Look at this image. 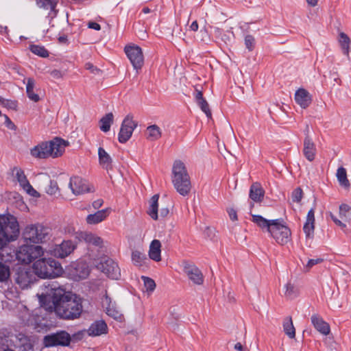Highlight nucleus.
Segmentation results:
<instances>
[{
	"label": "nucleus",
	"instance_id": "nucleus-1",
	"mask_svg": "<svg viewBox=\"0 0 351 351\" xmlns=\"http://www.w3.org/2000/svg\"><path fill=\"white\" fill-rule=\"evenodd\" d=\"M42 307L54 311L56 315L64 319L78 318L82 312L81 299L75 294L66 293L56 283L49 284L46 291L38 295Z\"/></svg>",
	"mask_w": 351,
	"mask_h": 351
},
{
	"label": "nucleus",
	"instance_id": "nucleus-2",
	"mask_svg": "<svg viewBox=\"0 0 351 351\" xmlns=\"http://www.w3.org/2000/svg\"><path fill=\"white\" fill-rule=\"evenodd\" d=\"M69 145L68 141L56 137L51 141L41 142L32 147L30 149V154L38 159L56 158L64 154L65 148Z\"/></svg>",
	"mask_w": 351,
	"mask_h": 351
},
{
	"label": "nucleus",
	"instance_id": "nucleus-3",
	"mask_svg": "<svg viewBox=\"0 0 351 351\" xmlns=\"http://www.w3.org/2000/svg\"><path fill=\"white\" fill-rule=\"evenodd\" d=\"M34 274L43 279L55 278L63 273L61 264L52 258H38L32 265Z\"/></svg>",
	"mask_w": 351,
	"mask_h": 351
},
{
	"label": "nucleus",
	"instance_id": "nucleus-4",
	"mask_svg": "<svg viewBox=\"0 0 351 351\" xmlns=\"http://www.w3.org/2000/svg\"><path fill=\"white\" fill-rule=\"evenodd\" d=\"M171 181L180 195L186 196L189 194L191 182L186 166L181 160H178L173 162Z\"/></svg>",
	"mask_w": 351,
	"mask_h": 351
},
{
	"label": "nucleus",
	"instance_id": "nucleus-5",
	"mask_svg": "<svg viewBox=\"0 0 351 351\" xmlns=\"http://www.w3.org/2000/svg\"><path fill=\"white\" fill-rule=\"evenodd\" d=\"M19 234L16 219L12 215H0V250L9 242L15 240Z\"/></svg>",
	"mask_w": 351,
	"mask_h": 351
},
{
	"label": "nucleus",
	"instance_id": "nucleus-6",
	"mask_svg": "<svg viewBox=\"0 0 351 351\" xmlns=\"http://www.w3.org/2000/svg\"><path fill=\"white\" fill-rule=\"evenodd\" d=\"M24 237L34 243H43L49 239L50 229L42 224H32L26 227Z\"/></svg>",
	"mask_w": 351,
	"mask_h": 351
},
{
	"label": "nucleus",
	"instance_id": "nucleus-7",
	"mask_svg": "<svg viewBox=\"0 0 351 351\" xmlns=\"http://www.w3.org/2000/svg\"><path fill=\"white\" fill-rule=\"evenodd\" d=\"M43 254V248L40 245H23L19 247L16 252V258L21 263L29 264L42 257Z\"/></svg>",
	"mask_w": 351,
	"mask_h": 351
},
{
	"label": "nucleus",
	"instance_id": "nucleus-8",
	"mask_svg": "<svg viewBox=\"0 0 351 351\" xmlns=\"http://www.w3.org/2000/svg\"><path fill=\"white\" fill-rule=\"evenodd\" d=\"M269 233L280 245H285L290 241L291 232L285 223L280 219H274Z\"/></svg>",
	"mask_w": 351,
	"mask_h": 351
},
{
	"label": "nucleus",
	"instance_id": "nucleus-9",
	"mask_svg": "<svg viewBox=\"0 0 351 351\" xmlns=\"http://www.w3.org/2000/svg\"><path fill=\"white\" fill-rule=\"evenodd\" d=\"M71 339V336L67 332L60 330L45 336L43 343L46 347L67 346L69 345Z\"/></svg>",
	"mask_w": 351,
	"mask_h": 351
},
{
	"label": "nucleus",
	"instance_id": "nucleus-10",
	"mask_svg": "<svg viewBox=\"0 0 351 351\" xmlns=\"http://www.w3.org/2000/svg\"><path fill=\"white\" fill-rule=\"evenodd\" d=\"M137 122L133 120V116L128 114L123 119L118 135V140L121 143H126L132 136Z\"/></svg>",
	"mask_w": 351,
	"mask_h": 351
},
{
	"label": "nucleus",
	"instance_id": "nucleus-11",
	"mask_svg": "<svg viewBox=\"0 0 351 351\" xmlns=\"http://www.w3.org/2000/svg\"><path fill=\"white\" fill-rule=\"evenodd\" d=\"M125 53L136 71L141 69L144 63V57L141 48L137 45H128L125 47Z\"/></svg>",
	"mask_w": 351,
	"mask_h": 351
},
{
	"label": "nucleus",
	"instance_id": "nucleus-12",
	"mask_svg": "<svg viewBox=\"0 0 351 351\" xmlns=\"http://www.w3.org/2000/svg\"><path fill=\"white\" fill-rule=\"evenodd\" d=\"M69 186L73 193L76 195L95 191V188L93 185L88 184L86 180L79 176L71 178Z\"/></svg>",
	"mask_w": 351,
	"mask_h": 351
},
{
	"label": "nucleus",
	"instance_id": "nucleus-13",
	"mask_svg": "<svg viewBox=\"0 0 351 351\" xmlns=\"http://www.w3.org/2000/svg\"><path fill=\"white\" fill-rule=\"evenodd\" d=\"M75 248L71 241H63L62 243L56 245L50 250V254L55 257L63 258L69 256Z\"/></svg>",
	"mask_w": 351,
	"mask_h": 351
},
{
	"label": "nucleus",
	"instance_id": "nucleus-14",
	"mask_svg": "<svg viewBox=\"0 0 351 351\" xmlns=\"http://www.w3.org/2000/svg\"><path fill=\"white\" fill-rule=\"evenodd\" d=\"M75 237L79 241H84L88 245H92L96 247H101L103 246V239L95 234L87 231H79L75 234Z\"/></svg>",
	"mask_w": 351,
	"mask_h": 351
},
{
	"label": "nucleus",
	"instance_id": "nucleus-15",
	"mask_svg": "<svg viewBox=\"0 0 351 351\" xmlns=\"http://www.w3.org/2000/svg\"><path fill=\"white\" fill-rule=\"evenodd\" d=\"M102 271L109 278L117 280L121 276V271L117 263L108 259L100 264Z\"/></svg>",
	"mask_w": 351,
	"mask_h": 351
},
{
	"label": "nucleus",
	"instance_id": "nucleus-16",
	"mask_svg": "<svg viewBox=\"0 0 351 351\" xmlns=\"http://www.w3.org/2000/svg\"><path fill=\"white\" fill-rule=\"evenodd\" d=\"M184 272L194 284L200 285L204 282V276L202 271L193 264L185 263Z\"/></svg>",
	"mask_w": 351,
	"mask_h": 351
},
{
	"label": "nucleus",
	"instance_id": "nucleus-17",
	"mask_svg": "<svg viewBox=\"0 0 351 351\" xmlns=\"http://www.w3.org/2000/svg\"><path fill=\"white\" fill-rule=\"evenodd\" d=\"M12 171L14 173H15L16 178L20 185L28 194L34 197H37L38 195V192L29 184L26 178V176L24 173V171L21 169L14 167Z\"/></svg>",
	"mask_w": 351,
	"mask_h": 351
},
{
	"label": "nucleus",
	"instance_id": "nucleus-18",
	"mask_svg": "<svg viewBox=\"0 0 351 351\" xmlns=\"http://www.w3.org/2000/svg\"><path fill=\"white\" fill-rule=\"evenodd\" d=\"M158 195H154L152 197L149 201V207L147 210L148 215L152 219L154 220L158 219L159 216L162 218L165 217L169 214V210L167 208H161L160 210V215L158 214Z\"/></svg>",
	"mask_w": 351,
	"mask_h": 351
},
{
	"label": "nucleus",
	"instance_id": "nucleus-19",
	"mask_svg": "<svg viewBox=\"0 0 351 351\" xmlns=\"http://www.w3.org/2000/svg\"><path fill=\"white\" fill-rule=\"evenodd\" d=\"M89 273L88 266L84 261H78L75 263L71 271V275L75 280H80L87 278Z\"/></svg>",
	"mask_w": 351,
	"mask_h": 351
},
{
	"label": "nucleus",
	"instance_id": "nucleus-20",
	"mask_svg": "<svg viewBox=\"0 0 351 351\" xmlns=\"http://www.w3.org/2000/svg\"><path fill=\"white\" fill-rule=\"evenodd\" d=\"M111 208H106L89 214L86 217V222L88 225H96L104 221L110 214Z\"/></svg>",
	"mask_w": 351,
	"mask_h": 351
},
{
	"label": "nucleus",
	"instance_id": "nucleus-21",
	"mask_svg": "<svg viewBox=\"0 0 351 351\" xmlns=\"http://www.w3.org/2000/svg\"><path fill=\"white\" fill-rule=\"evenodd\" d=\"M102 306L106 309V312L109 316L114 319H121V313L117 308L115 304L112 302L111 298L108 295H105L103 298Z\"/></svg>",
	"mask_w": 351,
	"mask_h": 351
},
{
	"label": "nucleus",
	"instance_id": "nucleus-22",
	"mask_svg": "<svg viewBox=\"0 0 351 351\" xmlns=\"http://www.w3.org/2000/svg\"><path fill=\"white\" fill-rule=\"evenodd\" d=\"M311 321L315 328L321 334L327 335L330 332L329 324L326 322L318 314H314L311 317Z\"/></svg>",
	"mask_w": 351,
	"mask_h": 351
},
{
	"label": "nucleus",
	"instance_id": "nucleus-23",
	"mask_svg": "<svg viewBox=\"0 0 351 351\" xmlns=\"http://www.w3.org/2000/svg\"><path fill=\"white\" fill-rule=\"evenodd\" d=\"M295 102L302 108H306L311 103L310 93L304 88H299L295 93Z\"/></svg>",
	"mask_w": 351,
	"mask_h": 351
},
{
	"label": "nucleus",
	"instance_id": "nucleus-24",
	"mask_svg": "<svg viewBox=\"0 0 351 351\" xmlns=\"http://www.w3.org/2000/svg\"><path fill=\"white\" fill-rule=\"evenodd\" d=\"M15 280L22 289H25L33 282V276L31 271L21 269L16 273Z\"/></svg>",
	"mask_w": 351,
	"mask_h": 351
},
{
	"label": "nucleus",
	"instance_id": "nucleus-25",
	"mask_svg": "<svg viewBox=\"0 0 351 351\" xmlns=\"http://www.w3.org/2000/svg\"><path fill=\"white\" fill-rule=\"evenodd\" d=\"M108 332V326L104 320H97L94 322L87 330L89 336L96 337Z\"/></svg>",
	"mask_w": 351,
	"mask_h": 351
},
{
	"label": "nucleus",
	"instance_id": "nucleus-26",
	"mask_svg": "<svg viewBox=\"0 0 351 351\" xmlns=\"http://www.w3.org/2000/svg\"><path fill=\"white\" fill-rule=\"evenodd\" d=\"M315 145L310 137L306 135L304 140L303 154L308 161L311 162L315 159Z\"/></svg>",
	"mask_w": 351,
	"mask_h": 351
},
{
	"label": "nucleus",
	"instance_id": "nucleus-27",
	"mask_svg": "<svg viewBox=\"0 0 351 351\" xmlns=\"http://www.w3.org/2000/svg\"><path fill=\"white\" fill-rule=\"evenodd\" d=\"M314 222H315V210L311 208L308 212L306 216V221L304 225L303 230L306 234V237L308 239H311L314 233Z\"/></svg>",
	"mask_w": 351,
	"mask_h": 351
},
{
	"label": "nucleus",
	"instance_id": "nucleus-28",
	"mask_svg": "<svg viewBox=\"0 0 351 351\" xmlns=\"http://www.w3.org/2000/svg\"><path fill=\"white\" fill-rule=\"evenodd\" d=\"M265 191L259 183L255 182L251 185L249 197L252 201L261 202L263 199Z\"/></svg>",
	"mask_w": 351,
	"mask_h": 351
},
{
	"label": "nucleus",
	"instance_id": "nucleus-29",
	"mask_svg": "<svg viewBox=\"0 0 351 351\" xmlns=\"http://www.w3.org/2000/svg\"><path fill=\"white\" fill-rule=\"evenodd\" d=\"M161 243L159 240H153L149 245V258L156 262L161 260Z\"/></svg>",
	"mask_w": 351,
	"mask_h": 351
},
{
	"label": "nucleus",
	"instance_id": "nucleus-30",
	"mask_svg": "<svg viewBox=\"0 0 351 351\" xmlns=\"http://www.w3.org/2000/svg\"><path fill=\"white\" fill-rule=\"evenodd\" d=\"M23 83L26 84V93L28 98L34 102H38L40 100V97L34 91L35 80L32 77H28L23 80Z\"/></svg>",
	"mask_w": 351,
	"mask_h": 351
},
{
	"label": "nucleus",
	"instance_id": "nucleus-31",
	"mask_svg": "<svg viewBox=\"0 0 351 351\" xmlns=\"http://www.w3.org/2000/svg\"><path fill=\"white\" fill-rule=\"evenodd\" d=\"M274 220H267L258 215H252V221L256 223L258 227L263 230H266L268 232L271 227V223L274 222Z\"/></svg>",
	"mask_w": 351,
	"mask_h": 351
},
{
	"label": "nucleus",
	"instance_id": "nucleus-32",
	"mask_svg": "<svg viewBox=\"0 0 351 351\" xmlns=\"http://www.w3.org/2000/svg\"><path fill=\"white\" fill-rule=\"evenodd\" d=\"M146 138L151 141H157L161 137L162 132L157 125H152L146 129Z\"/></svg>",
	"mask_w": 351,
	"mask_h": 351
},
{
	"label": "nucleus",
	"instance_id": "nucleus-33",
	"mask_svg": "<svg viewBox=\"0 0 351 351\" xmlns=\"http://www.w3.org/2000/svg\"><path fill=\"white\" fill-rule=\"evenodd\" d=\"M98 156L99 164L103 168L108 169L111 167L112 158L103 147H99Z\"/></svg>",
	"mask_w": 351,
	"mask_h": 351
},
{
	"label": "nucleus",
	"instance_id": "nucleus-34",
	"mask_svg": "<svg viewBox=\"0 0 351 351\" xmlns=\"http://www.w3.org/2000/svg\"><path fill=\"white\" fill-rule=\"evenodd\" d=\"M283 330L285 333L290 338L293 339L295 337V329L293 326V321L291 317H287L283 321Z\"/></svg>",
	"mask_w": 351,
	"mask_h": 351
},
{
	"label": "nucleus",
	"instance_id": "nucleus-35",
	"mask_svg": "<svg viewBox=\"0 0 351 351\" xmlns=\"http://www.w3.org/2000/svg\"><path fill=\"white\" fill-rule=\"evenodd\" d=\"M113 119L114 116L112 112H109L103 117L99 121L100 130L104 132H108L110 129L111 124L113 123Z\"/></svg>",
	"mask_w": 351,
	"mask_h": 351
},
{
	"label": "nucleus",
	"instance_id": "nucleus-36",
	"mask_svg": "<svg viewBox=\"0 0 351 351\" xmlns=\"http://www.w3.org/2000/svg\"><path fill=\"white\" fill-rule=\"evenodd\" d=\"M337 178L339 184L344 188H348L350 186V182L347 178L346 169L343 167H339L337 171Z\"/></svg>",
	"mask_w": 351,
	"mask_h": 351
},
{
	"label": "nucleus",
	"instance_id": "nucleus-37",
	"mask_svg": "<svg viewBox=\"0 0 351 351\" xmlns=\"http://www.w3.org/2000/svg\"><path fill=\"white\" fill-rule=\"evenodd\" d=\"M339 42L340 43L343 53L346 55H348L349 53L350 45V38L345 33L341 32L339 34Z\"/></svg>",
	"mask_w": 351,
	"mask_h": 351
},
{
	"label": "nucleus",
	"instance_id": "nucleus-38",
	"mask_svg": "<svg viewBox=\"0 0 351 351\" xmlns=\"http://www.w3.org/2000/svg\"><path fill=\"white\" fill-rule=\"evenodd\" d=\"M147 260L145 255L140 251L135 250L132 253V261L137 267H141Z\"/></svg>",
	"mask_w": 351,
	"mask_h": 351
},
{
	"label": "nucleus",
	"instance_id": "nucleus-39",
	"mask_svg": "<svg viewBox=\"0 0 351 351\" xmlns=\"http://www.w3.org/2000/svg\"><path fill=\"white\" fill-rule=\"evenodd\" d=\"M299 294L298 289L293 284L289 282L285 285V295L289 299L296 298Z\"/></svg>",
	"mask_w": 351,
	"mask_h": 351
},
{
	"label": "nucleus",
	"instance_id": "nucleus-40",
	"mask_svg": "<svg viewBox=\"0 0 351 351\" xmlns=\"http://www.w3.org/2000/svg\"><path fill=\"white\" fill-rule=\"evenodd\" d=\"M30 51L40 57L46 58L49 56V52L47 50L43 47L37 45H30Z\"/></svg>",
	"mask_w": 351,
	"mask_h": 351
},
{
	"label": "nucleus",
	"instance_id": "nucleus-41",
	"mask_svg": "<svg viewBox=\"0 0 351 351\" xmlns=\"http://www.w3.org/2000/svg\"><path fill=\"white\" fill-rule=\"evenodd\" d=\"M339 215L340 217L345 220L351 219V207L347 204H342L339 207Z\"/></svg>",
	"mask_w": 351,
	"mask_h": 351
},
{
	"label": "nucleus",
	"instance_id": "nucleus-42",
	"mask_svg": "<svg viewBox=\"0 0 351 351\" xmlns=\"http://www.w3.org/2000/svg\"><path fill=\"white\" fill-rule=\"evenodd\" d=\"M141 278L143 281L144 288L145 291L148 293L153 292L156 288V283L154 280L146 276H142Z\"/></svg>",
	"mask_w": 351,
	"mask_h": 351
},
{
	"label": "nucleus",
	"instance_id": "nucleus-43",
	"mask_svg": "<svg viewBox=\"0 0 351 351\" xmlns=\"http://www.w3.org/2000/svg\"><path fill=\"white\" fill-rule=\"evenodd\" d=\"M10 277V268L0 262V282L6 281Z\"/></svg>",
	"mask_w": 351,
	"mask_h": 351
},
{
	"label": "nucleus",
	"instance_id": "nucleus-44",
	"mask_svg": "<svg viewBox=\"0 0 351 351\" xmlns=\"http://www.w3.org/2000/svg\"><path fill=\"white\" fill-rule=\"evenodd\" d=\"M58 186L56 181L50 180L49 184L46 189V192L47 194L51 195H55L58 193Z\"/></svg>",
	"mask_w": 351,
	"mask_h": 351
},
{
	"label": "nucleus",
	"instance_id": "nucleus-45",
	"mask_svg": "<svg viewBox=\"0 0 351 351\" xmlns=\"http://www.w3.org/2000/svg\"><path fill=\"white\" fill-rule=\"evenodd\" d=\"M201 110L206 114L207 117H211V111L209 108V105L208 102L205 99H202L201 101L197 102Z\"/></svg>",
	"mask_w": 351,
	"mask_h": 351
},
{
	"label": "nucleus",
	"instance_id": "nucleus-46",
	"mask_svg": "<svg viewBox=\"0 0 351 351\" xmlns=\"http://www.w3.org/2000/svg\"><path fill=\"white\" fill-rule=\"evenodd\" d=\"M1 104L8 109L16 110L17 108V102L13 100L2 99Z\"/></svg>",
	"mask_w": 351,
	"mask_h": 351
},
{
	"label": "nucleus",
	"instance_id": "nucleus-47",
	"mask_svg": "<svg viewBox=\"0 0 351 351\" xmlns=\"http://www.w3.org/2000/svg\"><path fill=\"white\" fill-rule=\"evenodd\" d=\"M302 190L300 188L295 189L291 194V199L294 202H300L302 198Z\"/></svg>",
	"mask_w": 351,
	"mask_h": 351
},
{
	"label": "nucleus",
	"instance_id": "nucleus-48",
	"mask_svg": "<svg viewBox=\"0 0 351 351\" xmlns=\"http://www.w3.org/2000/svg\"><path fill=\"white\" fill-rule=\"evenodd\" d=\"M37 5L45 10L52 9L53 5L50 0H36Z\"/></svg>",
	"mask_w": 351,
	"mask_h": 351
},
{
	"label": "nucleus",
	"instance_id": "nucleus-49",
	"mask_svg": "<svg viewBox=\"0 0 351 351\" xmlns=\"http://www.w3.org/2000/svg\"><path fill=\"white\" fill-rule=\"evenodd\" d=\"M245 45L250 50H252L254 46V38L251 35H247L245 37Z\"/></svg>",
	"mask_w": 351,
	"mask_h": 351
},
{
	"label": "nucleus",
	"instance_id": "nucleus-50",
	"mask_svg": "<svg viewBox=\"0 0 351 351\" xmlns=\"http://www.w3.org/2000/svg\"><path fill=\"white\" fill-rule=\"evenodd\" d=\"M7 339L5 338L0 337V351H10L11 349L8 348L7 345Z\"/></svg>",
	"mask_w": 351,
	"mask_h": 351
},
{
	"label": "nucleus",
	"instance_id": "nucleus-51",
	"mask_svg": "<svg viewBox=\"0 0 351 351\" xmlns=\"http://www.w3.org/2000/svg\"><path fill=\"white\" fill-rule=\"evenodd\" d=\"M85 68L87 70H89L91 73L97 74L100 72V70L95 67L93 64L88 62L85 64Z\"/></svg>",
	"mask_w": 351,
	"mask_h": 351
},
{
	"label": "nucleus",
	"instance_id": "nucleus-52",
	"mask_svg": "<svg viewBox=\"0 0 351 351\" xmlns=\"http://www.w3.org/2000/svg\"><path fill=\"white\" fill-rule=\"evenodd\" d=\"M330 217H331L332 220L335 222V223L337 226H338L341 227L342 229H343V228H346V224H345V223H342V222H341L339 219H338L337 218V217H336V216H335L333 214L330 213Z\"/></svg>",
	"mask_w": 351,
	"mask_h": 351
},
{
	"label": "nucleus",
	"instance_id": "nucleus-53",
	"mask_svg": "<svg viewBox=\"0 0 351 351\" xmlns=\"http://www.w3.org/2000/svg\"><path fill=\"white\" fill-rule=\"evenodd\" d=\"M323 261L322 258H316V259H309L306 264V267L311 268L313 265L320 263Z\"/></svg>",
	"mask_w": 351,
	"mask_h": 351
},
{
	"label": "nucleus",
	"instance_id": "nucleus-54",
	"mask_svg": "<svg viewBox=\"0 0 351 351\" xmlns=\"http://www.w3.org/2000/svg\"><path fill=\"white\" fill-rule=\"evenodd\" d=\"M104 204V201L101 199H97L92 203V206L94 209L97 210L100 208Z\"/></svg>",
	"mask_w": 351,
	"mask_h": 351
},
{
	"label": "nucleus",
	"instance_id": "nucleus-55",
	"mask_svg": "<svg viewBox=\"0 0 351 351\" xmlns=\"http://www.w3.org/2000/svg\"><path fill=\"white\" fill-rule=\"evenodd\" d=\"M3 117L5 119V124L6 125V126L10 129H14L15 128V125L10 120V119L5 114L3 115Z\"/></svg>",
	"mask_w": 351,
	"mask_h": 351
},
{
	"label": "nucleus",
	"instance_id": "nucleus-56",
	"mask_svg": "<svg viewBox=\"0 0 351 351\" xmlns=\"http://www.w3.org/2000/svg\"><path fill=\"white\" fill-rule=\"evenodd\" d=\"M229 217L232 221H236L237 219V214L236 210L232 208H230L228 210Z\"/></svg>",
	"mask_w": 351,
	"mask_h": 351
},
{
	"label": "nucleus",
	"instance_id": "nucleus-57",
	"mask_svg": "<svg viewBox=\"0 0 351 351\" xmlns=\"http://www.w3.org/2000/svg\"><path fill=\"white\" fill-rule=\"evenodd\" d=\"M50 75L56 79H59V78L62 77V73L59 70H57V69H54V70L51 71L50 72Z\"/></svg>",
	"mask_w": 351,
	"mask_h": 351
},
{
	"label": "nucleus",
	"instance_id": "nucleus-58",
	"mask_svg": "<svg viewBox=\"0 0 351 351\" xmlns=\"http://www.w3.org/2000/svg\"><path fill=\"white\" fill-rule=\"evenodd\" d=\"M88 27L95 30H100L101 29L100 25L96 22H89L88 23Z\"/></svg>",
	"mask_w": 351,
	"mask_h": 351
},
{
	"label": "nucleus",
	"instance_id": "nucleus-59",
	"mask_svg": "<svg viewBox=\"0 0 351 351\" xmlns=\"http://www.w3.org/2000/svg\"><path fill=\"white\" fill-rule=\"evenodd\" d=\"M195 97L197 102L201 101L202 99H204L203 97L202 92L197 89L195 90Z\"/></svg>",
	"mask_w": 351,
	"mask_h": 351
},
{
	"label": "nucleus",
	"instance_id": "nucleus-60",
	"mask_svg": "<svg viewBox=\"0 0 351 351\" xmlns=\"http://www.w3.org/2000/svg\"><path fill=\"white\" fill-rule=\"evenodd\" d=\"M198 28L199 26L197 21H193L189 27L190 30L193 32H197L198 30Z\"/></svg>",
	"mask_w": 351,
	"mask_h": 351
},
{
	"label": "nucleus",
	"instance_id": "nucleus-61",
	"mask_svg": "<svg viewBox=\"0 0 351 351\" xmlns=\"http://www.w3.org/2000/svg\"><path fill=\"white\" fill-rule=\"evenodd\" d=\"M308 5L311 7H315L317 5L319 0H306Z\"/></svg>",
	"mask_w": 351,
	"mask_h": 351
},
{
	"label": "nucleus",
	"instance_id": "nucleus-62",
	"mask_svg": "<svg viewBox=\"0 0 351 351\" xmlns=\"http://www.w3.org/2000/svg\"><path fill=\"white\" fill-rule=\"evenodd\" d=\"M84 331H79L78 332L73 335V337L77 339H80L84 336Z\"/></svg>",
	"mask_w": 351,
	"mask_h": 351
},
{
	"label": "nucleus",
	"instance_id": "nucleus-63",
	"mask_svg": "<svg viewBox=\"0 0 351 351\" xmlns=\"http://www.w3.org/2000/svg\"><path fill=\"white\" fill-rule=\"evenodd\" d=\"M234 349L238 351H243V347L241 343H237L234 346Z\"/></svg>",
	"mask_w": 351,
	"mask_h": 351
},
{
	"label": "nucleus",
	"instance_id": "nucleus-64",
	"mask_svg": "<svg viewBox=\"0 0 351 351\" xmlns=\"http://www.w3.org/2000/svg\"><path fill=\"white\" fill-rule=\"evenodd\" d=\"M150 9L149 8H143L142 12L145 14H147L150 12Z\"/></svg>",
	"mask_w": 351,
	"mask_h": 351
}]
</instances>
